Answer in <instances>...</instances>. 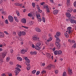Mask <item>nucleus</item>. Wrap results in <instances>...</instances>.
I'll return each mask as SVG.
<instances>
[{
    "instance_id": "59",
    "label": "nucleus",
    "mask_w": 76,
    "mask_h": 76,
    "mask_svg": "<svg viewBox=\"0 0 76 76\" xmlns=\"http://www.w3.org/2000/svg\"><path fill=\"white\" fill-rule=\"evenodd\" d=\"M45 3L44 2H42L40 4L41 5H42V6H43L44 4Z\"/></svg>"
},
{
    "instance_id": "5",
    "label": "nucleus",
    "mask_w": 76,
    "mask_h": 76,
    "mask_svg": "<svg viewBox=\"0 0 76 76\" xmlns=\"http://www.w3.org/2000/svg\"><path fill=\"white\" fill-rule=\"evenodd\" d=\"M72 28L71 27H68L67 28V31H68V34H70L72 32Z\"/></svg>"
},
{
    "instance_id": "44",
    "label": "nucleus",
    "mask_w": 76,
    "mask_h": 76,
    "mask_svg": "<svg viewBox=\"0 0 76 76\" xmlns=\"http://www.w3.org/2000/svg\"><path fill=\"white\" fill-rule=\"evenodd\" d=\"M73 48H76V43L74 44L72 46Z\"/></svg>"
},
{
    "instance_id": "38",
    "label": "nucleus",
    "mask_w": 76,
    "mask_h": 76,
    "mask_svg": "<svg viewBox=\"0 0 76 76\" xmlns=\"http://www.w3.org/2000/svg\"><path fill=\"white\" fill-rule=\"evenodd\" d=\"M42 19L43 22H44V23H45V18L44 17H42Z\"/></svg>"
},
{
    "instance_id": "48",
    "label": "nucleus",
    "mask_w": 76,
    "mask_h": 76,
    "mask_svg": "<svg viewBox=\"0 0 76 76\" xmlns=\"http://www.w3.org/2000/svg\"><path fill=\"white\" fill-rule=\"evenodd\" d=\"M39 73H40V72L39 71H38L36 73V75H39Z\"/></svg>"
},
{
    "instance_id": "51",
    "label": "nucleus",
    "mask_w": 76,
    "mask_h": 76,
    "mask_svg": "<svg viewBox=\"0 0 76 76\" xmlns=\"http://www.w3.org/2000/svg\"><path fill=\"white\" fill-rule=\"evenodd\" d=\"M38 19V20L39 22H41L42 20V19L41 18H37Z\"/></svg>"
},
{
    "instance_id": "10",
    "label": "nucleus",
    "mask_w": 76,
    "mask_h": 76,
    "mask_svg": "<svg viewBox=\"0 0 76 76\" xmlns=\"http://www.w3.org/2000/svg\"><path fill=\"white\" fill-rule=\"evenodd\" d=\"M68 72H69V75H72L73 74V73H72V70L70 69V68H68Z\"/></svg>"
},
{
    "instance_id": "11",
    "label": "nucleus",
    "mask_w": 76,
    "mask_h": 76,
    "mask_svg": "<svg viewBox=\"0 0 76 76\" xmlns=\"http://www.w3.org/2000/svg\"><path fill=\"white\" fill-rule=\"evenodd\" d=\"M56 35H55V37L56 36V37H58V39H59V36H60V32H59V31H57L56 33Z\"/></svg>"
},
{
    "instance_id": "7",
    "label": "nucleus",
    "mask_w": 76,
    "mask_h": 76,
    "mask_svg": "<svg viewBox=\"0 0 76 76\" xmlns=\"http://www.w3.org/2000/svg\"><path fill=\"white\" fill-rule=\"evenodd\" d=\"M34 30H35V31H36L37 32H41V30L40 28L37 27L35 28H34Z\"/></svg>"
},
{
    "instance_id": "27",
    "label": "nucleus",
    "mask_w": 76,
    "mask_h": 76,
    "mask_svg": "<svg viewBox=\"0 0 76 76\" xmlns=\"http://www.w3.org/2000/svg\"><path fill=\"white\" fill-rule=\"evenodd\" d=\"M4 37V34L2 32H0V37Z\"/></svg>"
},
{
    "instance_id": "12",
    "label": "nucleus",
    "mask_w": 76,
    "mask_h": 76,
    "mask_svg": "<svg viewBox=\"0 0 76 76\" xmlns=\"http://www.w3.org/2000/svg\"><path fill=\"white\" fill-rule=\"evenodd\" d=\"M58 12V11L57 10H55L53 11V13L55 15H57Z\"/></svg>"
},
{
    "instance_id": "6",
    "label": "nucleus",
    "mask_w": 76,
    "mask_h": 76,
    "mask_svg": "<svg viewBox=\"0 0 76 76\" xmlns=\"http://www.w3.org/2000/svg\"><path fill=\"white\" fill-rule=\"evenodd\" d=\"M44 8H45L46 11L48 13H50V9L48 8V5H46L44 7Z\"/></svg>"
},
{
    "instance_id": "60",
    "label": "nucleus",
    "mask_w": 76,
    "mask_h": 76,
    "mask_svg": "<svg viewBox=\"0 0 76 76\" xmlns=\"http://www.w3.org/2000/svg\"><path fill=\"white\" fill-rule=\"evenodd\" d=\"M75 42V41L74 40H72L71 41V43H72L73 44H74V43Z\"/></svg>"
},
{
    "instance_id": "43",
    "label": "nucleus",
    "mask_w": 76,
    "mask_h": 76,
    "mask_svg": "<svg viewBox=\"0 0 76 76\" xmlns=\"http://www.w3.org/2000/svg\"><path fill=\"white\" fill-rule=\"evenodd\" d=\"M16 13L18 16H19L20 15V14H19V12L18 11H17Z\"/></svg>"
},
{
    "instance_id": "16",
    "label": "nucleus",
    "mask_w": 76,
    "mask_h": 76,
    "mask_svg": "<svg viewBox=\"0 0 76 76\" xmlns=\"http://www.w3.org/2000/svg\"><path fill=\"white\" fill-rule=\"evenodd\" d=\"M72 11H73V9L72 8H69L68 9L67 12L69 13H71Z\"/></svg>"
},
{
    "instance_id": "14",
    "label": "nucleus",
    "mask_w": 76,
    "mask_h": 76,
    "mask_svg": "<svg viewBox=\"0 0 76 76\" xmlns=\"http://www.w3.org/2000/svg\"><path fill=\"white\" fill-rule=\"evenodd\" d=\"M52 66V64L49 65L47 67H46V69H48V70H50V69H51V68Z\"/></svg>"
},
{
    "instance_id": "24",
    "label": "nucleus",
    "mask_w": 76,
    "mask_h": 76,
    "mask_svg": "<svg viewBox=\"0 0 76 76\" xmlns=\"http://www.w3.org/2000/svg\"><path fill=\"white\" fill-rule=\"evenodd\" d=\"M66 17H67V18H69L71 16V14H70V13H66Z\"/></svg>"
},
{
    "instance_id": "2",
    "label": "nucleus",
    "mask_w": 76,
    "mask_h": 76,
    "mask_svg": "<svg viewBox=\"0 0 76 76\" xmlns=\"http://www.w3.org/2000/svg\"><path fill=\"white\" fill-rule=\"evenodd\" d=\"M33 40L35 41H39V38L36 36H34L32 37Z\"/></svg>"
},
{
    "instance_id": "4",
    "label": "nucleus",
    "mask_w": 76,
    "mask_h": 76,
    "mask_svg": "<svg viewBox=\"0 0 76 76\" xmlns=\"http://www.w3.org/2000/svg\"><path fill=\"white\" fill-rule=\"evenodd\" d=\"M8 20L10 22H13V17L11 15H9L8 16Z\"/></svg>"
},
{
    "instance_id": "58",
    "label": "nucleus",
    "mask_w": 76,
    "mask_h": 76,
    "mask_svg": "<svg viewBox=\"0 0 76 76\" xmlns=\"http://www.w3.org/2000/svg\"><path fill=\"white\" fill-rule=\"evenodd\" d=\"M4 33H5V34H6V35H8V33L7 32V31H4Z\"/></svg>"
},
{
    "instance_id": "15",
    "label": "nucleus",
    "mask_w": 76,
    "mask_h": 76,
    "mask_svg": "<svg viewBox=\"0 0 76 76\" xmlns=\"http://www.w3.org/2000/svg\"><path fill=\"white\" fill-rule=\"evenodd\" d=\"M21 22L22 23H24L25 24V23H26V20L25 18H23L21 20Z\"/></svg>"
},
{
    "instance_id": "39",
    "label": "nucleus",
    "mask_w": 76,
    "mask_h": 76,
    "mask_svg": "<svg viewBox=\"0 0 76 76\" xmlns=\"http://www.w3.org/2000/svg\"><path fill=\"white\" fill-rule=\"evenodd\" d=\"M14 18L16 22H19V20H18V19L17 18V17H14Z\"/></svg>"
},
{
    "instance_id": "18",
    "label": "nucleus",
    "mask_w": 76,
    "mask_h": 76,
    "mask_svg": "<svg viewBox=\"0 0 76 76\" xmlns=\"http://www.w3.org/2000/svg\"><path fill=\"white\" fill-rule=\"evenodd\" d=\"M26 51V50L25 49H22L20 51V53L22 54H24L25 53Z\"/></svg>"
},
{
    "instance_id": "56",
    "label": "nucleus",
    "mask_w": 76,
    "mask_h": 76,
    "mask_svg": "<svg viewBox=\"0 0 76 76\" xmlns=\"http://www.w3.org/2000/svg\"><path fill=\"white\" fill-rule=\"evenodd\" d=\"M28 16H29V17H31V16H32V15H31V13H28Z\"/></svg>"
},
{
    "instance_id": "35",
    "label": "nucleus",
    "mask_w": 76,
    "mask_h": 76,
    "mask_svg": "<svg viewBox=\"0 0 76 76\" xmlns=\"http://www.w3.org/2000/svg\"><path fill=\"white\" fill-rule=\"evenodd\" d=\"M42 74H44V73H46V71L45 70H43L41 72Z\"/></svg>"
},
{
    "instance_id": "40",
    "label": "nucleus",
    "mask_w": 76,
    "mask_h": 76,
    "mask_svg": "<svg viewBox=\"0 0 76 76\" xmlns=\"http://www.w3.org/2000/svg\"><path fill=\"white\" fill-rule=\"evenodd\" d=\"M15 69H16L17 70H18V71H19V72H20L21 71L20 69V68L18 67H16V68H15Z\"/></svg>"
},
{
    "instance_id": "13",
    "label": "nucleus",
    "mask_w": 76,
    "mask_h": 76,
    "mask_svg": "<svg viewBox=\"0 0 76 76\" xmlns=\"http://www.w3.org/2000/svg\"><path fill=\"white\" fill-rule=\"evenodd\" d=\"M46 55L48 58H49V59L51 58V55H50V54L47 53L46 54Z\"/></svg>"
},
{
    "instance_id": "9",
    "label": "nucleus",
    "mask_w": 76,
    "mask_h": 76,
    "mask_svg": "<svg viewBox=\"0 0 76 76\" xmlns=\"http://www.w3.org/2000/svg\"><path fill=\"white\" fill-rule=\"evenodd\" d=\"M6 54H7V52H4L3 53H2L1 56L2 57V58H3L5 57L6 55Z\"/></svg>"
},
{
    "instance_id": "19",
    "label": "nucleus",
    "mask_w": 76,
    "mask_h": 76,
    "mask_svg": "<svg viewBox=\"0 0 76 76\" xmlns=\"http://www.w3.org/2000/svg\"><path fill=\"white\" fill-rule=\"evenodd\" d=\"M37 52L35 51H34V52H30V54H31V55H36L37 54Z\"/></svg>"
},
{
    "instance_id": "30",
    "label": "nucleus",
    "mask_w": 76,
    "mask_h": 76,
    "mask_svg": "<svg viewBox=\"0 0 76 76\" xmlns=\"http://www.w3.org/2000/svg\"><path fill=\"white\" fill-rule=\"evenodd\" d=\"M41 45V43L40 42H38L36 44V46H38L39 47V46H40Z\"/></svg>"
},
{
    "instance_id": "53",
    "label": "nucleus",
    "mask_w": 76,
    "mask_h": 76,
    "mask_svg": "<svg viewBox=\"0 0 76 76\" xmlns=\"http://www.w3.org/2000/svg\"><path fill=\"white\" fill-rule=\"evenodd\" d=\"M66 72H64L63 73V76H66Z\"/></svg>"
},
{
    "instance_id": "36",
    "label": "nucleus",
    "mask_w": 76,
    "mask_h": 76,
    "mask_svg": "<svg viewBox=\"0 0 76 76\" xmlns=\"http://www.w3.org/2000/svg\"><path fill=\"white\" fill-rule=\"evenodd\" d=\"M18 35H19V37H21L22 36V32H21V31L18 32Z\"/></svg>"
},
{
    "instance_id": "23",
    "label": "nucleus",
    "mask_w": 76,
    "mask_h": 76,
    "mask_svg": "<svg viewBox=\"0 0 76 76\" xmlns=\"http://www.w3.org/2000/svg\"><path fill=\"white\" fill-rule=\"evenodd\" d=\"M34 24V22L31 21V22H30L28 23V25L29 26H31V25H32Z\"/></svg>"
},
{
    "instance_id": "42",
    "label": "nucleus",
    "mask_w": 76,
    "mask_h": 76,
    "mask_svg": "<svg viewBox=\"0 0 76 76\" xmlns=\"http://www.w3.org/2000/svg\"><path fill=\"white\" fill-rule=\"evenodd\" d=\"M16 66L17 67H19V68H21L22 67V66H21V65H19L18 64H17Z\"/></svg>"
},
{
    "instance_id": "29",
    "label": "nucleus",
    "mask_w": 76,
    "mask_h": 76,
    "mask_svg": "<svg viewBox=\"0 0 76 76\" xmlns=\"http://www.w3.org/2000/svg\"><path fill=\"white\" fill-rule=\"evenodd\" d=\"M62 53H63L61 50H59L58 51V55H61Z\"/></svg>"
},
{
    "instance_id": "52",
    "label": "nucleus",
    "mask_w": 76,
    "mask_h": 76,
    "mask_svg": "<svg viewBox=\"0 0 76 76\" xmlns=\"http://www.w3.org/2000/svg\"><path fill=\"white\" fill-rule=\"evenodd\" d=\"M3 58H0V63H2L3 62Z\"/></svg>"
},
{
    "instance_id": "61",
    "label": "nucleus",
    "mask_w": 76,
    "mask_h": 76,
    "mask_svg": "<svg viewBox=\"0 0 76 76\" xmlns=\"http://www.w3.org/2000/svg\"><path fill=\"white\" fill-rule=\"evenodd\" d=\"M45 63H44L42 64L41 66H43V67H44V66H45Z\"/></svg>"
},
{
    "instance_id": "21",
    "label": "nucleus",
    "mask_w": 76,
    "mask_h": 76,
    "mask_svg": "<svg viewBox=\"0 0 76 76\" xmlns=\"http://www.w3.org/2000/svg\"><path fill=\"white\" fill-rule=\"evenodd\" d=\"M70 4V0H67L66 5L69 6Z\"/></svg>"
},
{
    "instance_id": "3",
    "label": "nucleus",
    "mask_w": 76,
    "mask_h": 76,
    "mask_svg": "<svg viewBox=\"0 0 76 76\" xmlns=\"http://www.w3.org/2000/svg\"><path fill=\"white\" fill-rule=\"evenodd\" d=\"M75 18V17H70V19H69V21L71 23H75V20H74V19Z\"/></svg>"
},
{
    "instance_id": "26",
    "label": "nucleus",
    "mask_w": 76,
    "mask_h": 76,
    "mask_svg": "<svg viewBox=\"0 0 76 76\" xmlns=\"http://www.w3.org/2000/svg\"><path fill=\"white\" fill-rule=\"evenodd\" d=\"M35 48L36 50H40V47L37 46H36L35 47Z\"/></svg>"
},
{
    "instance_id": "54",
    "label": "nucleus",
    "mask_w": 76,
    "mask_h": 76,
    "mask_svg": "<svg viewBox=\"0 0 76 76\" xmlns=\"http://www.w3.org/2000/svg\"><path fill=\"white\" fill-rule=\"evenodd\" d=\"M55 72L56 74H58V70H56L55 71Z\"/></svg>"
},
{
    "instance_id": "46",
    "label": "nucleus",
    "mask_w": 76,
    "mask_h": 76,
    "mask_svg": "<svg viewBox=\"0 0 76 76\" xmlns=\"http://www.w3.org/2000/svg\"><path fill=\"white\" fill-rule=\"evenodd\" d=\"M2 13L3 15H6V14L7 13L6 11H3L2 12Z\"/></svg>"
},
{
    "instance_id": "28",
    "label": "nucleus",
    "mask_w": 76,
    "mask_h": 76,
    "mask_svg": "<svg viewBox=\"0 0 76 76\" xmlns=\"http://www.w3.org/2000/svg\"><path fill=\"white\" fill-rule=\"evenodd\" d=\"M15 76H18L19 72L17 70H15Z\"/></svg>"
},
{
    "instance_id": "49",
    "label": "nucleus",
    "mask_w": 76,
    "mask_h": 76,
    "mask_svg": "<svg viewBox=\"0 0 76 76\" xmlns=\"http://www.w3.org/2000/svg\"><path fill=\"white\" fill-rule=\"evenodd\" d=\"M74 6L75 7H76V1H75L74 3Z\"/></svg>"
},
{
    "instance_id": "32",
    "label": "nucleus",
    "mask_w": 76,
    "mask_h": 76,
    "mask_svg": "<svg viewBox=\"0 0 76 76\" xmlns=\"http://www.w3.org/2000/svg\"><path fill=\"white\" fill-rule=\"evenodd\" d=\"M21 33H22V35L23 36H24L25 35H26V32H25L24 31H22L21 32Z\"/></svg>"
},
{
    "instance_id": "8",
    "label": "nucleus",
    "mask_w": 76,
    "mask_h": 76,
    "mask_svg": "<svg viewBox=\"0 0 76 76\" xmlns=\"http://www.w3.org/2000/svg\"><path fill=\"white\" fill-rule=\"evenodd\" d=\"M15 4L16 6H20V7L22 6V4H20L18 2H15Z\"/></svg>"
},
{
    "instance_id": "57",
    "label": "nucleus",
    "mask_w": 76,
    "mask_h": 76,
    "mask_svg": "<svg viewBox=\"0 0 76 76\" xmlns=\"http://www.w3.org/2000/svg\"><path fill=\"white\" fill-rule=\"evenodd\" d=\"M38 11L39 12V13H41V12H42V10H40V9H39L38 10Z\"/></svg>"
},
{
    "instance_id": "45",
    "label": "nucleus",
    "mask_w": 76,
    "mask_h": 76,
    "mask_svg": "<svg viewBox=\"0 0 76 76\" xmlns=\"http://www.w3.org/2000/svg\"><path fill=\"white\" fill-rule=\"evenodd\" d=\"M36 72H37V71L36 70H33L32 71V73L33 74H35L36 73Z\"/></svg>"
},
{
    "instance_id": "47",
    "label": "nucleus",
    "mask_w": 76,
    "mask_h": 76,
    "mask_svg": "<svg viewBox=\"0 0 76 76\" xmlns=\"http://www.w3.org/2000/svg\"><path fill=\"white\" fill-rule=\"evenodd\" d=\"M37 19H38L39 18H41V17L40 16V15L39 14L38 15H37Z\"/></svg>"
},
{
    "instance_id": "34",
    "label": "nucleus",
    "mask_w": 76,
    "mask_h": 76,
    "mask_svg": "<svg viewBox=\"0 0 76 76\" xmlns=\"http://www.w3.org/2000/svg\"><path fill=\"white\" fill-rule=\"evenodd\" d=\"M32 5L33 7L35 8V3L34 2H33L32 3Z\"/></svg>"
},
{
    "instance_id": "63",
    "label": "nucleus",
    "mask_w": 76,
    "mask_h": 76,
    "mask_svg": "<svg viewBox=\"0 0 76 76\" xmlns=\"http://www.w3.org/2000/svg\"><path fill=\"white\" fill-rule=\"evenodd\" d=\"M68 41L69 42H70L71 43V42H72V40L70 39H69Z\"/></svg>"
},
{
    "instance_id": "20",
    "label": "nucleus",
    "mask_w": 76,
    "mask_h": 76,
    "mask_svg": "<svg viewBox=\"0 0 76 76\" xmlns=\"http://www.w3.org/2000/svg\"><path fill=\"white\" fill-rule=\"evenodd\" d=\"M17 60H18V61H22V58H21V57H17Z\"/></svg>"
},
{
    "instance_id": "62",
    "label": "nucleus",
    "mask_w": 76,
    "mask_h": 76,
    "mask_svg": "<svg viewBox=\"0 0 76 76\" xmlns=\"http://www.w3.org/2000/svg\"><path fill=\"white\" fill-rule=\"evenodd\" d=\"M42 38L43 39H45V38H46V36L44 35L42 36Z\"/></svg>"
},
{
    "instance_id": "1",
    "label": "nucleus",
    "mask_w": 76,
    "mask_h": 76,
    "mask_svg": "<svg viewBox=\"0 0 76 76\" xmlns=\"http://www.w3.org/2000/svg\"><path fill=\"white\" fill-rule=\"evenodd\" d=\"M55 38H56V42L55 43V44L57 46L58 48V49H60L61 47V45H60L59 44V42H60L61 40L60 39L58 38V37H57L56 36H55Z\"/></svg>"
},
{
    "instance_id": "17",
    "label": "nucleus",
    "mask_w": 76,
    "mask_h": 76,
    "mask_svg": "<svg viewBox=\"0 0 76 76\" xmlns=\"http://www.w3.org/2000/svg\"><path fill=\"white\" fill-rule=\"evenodd\" d=\"M25 60L27 63H30V60H29V59H28L27 57H26L25 58Z\"/></svg>"
},
{
    "instance_id": "41",
    "label": "nucleus",
    "mask_w": 76,
    "mask_h": 76,
    "mask_svg": "<svg viewBox=\"0 0 76 76\" xmlns=\"http://www.w3.org/2000/svg\"><path fill=\"white\" fill-rule=\"evenodd\" d=\"M5 23L6 24H9V22H8V20L7 19H6L5 20Z\"/></svg>"
},
{
    "instance_id": "22",
    "label": "nucleus",
    "mask_w": 76,
    "mask_h": 76,
    "mask_svg": "<svg viewBox=\"0 0 76 76\" xmlns=\"http://www.w3.org/2000/svg\"><path fill=\"white\" fill-rule=\"evenodd\" d=\"M29 66H30V64H27V70H30V69H31V67Z\"/></svg>"
},
{
    "instance_id": "33",
    "label": "nucleus",
    "mask_w": 76,
    "mask_h": 76,
    "mask_svg": "<svg viewBox=\"0 0 76 76\" xmlns=\"http://www.w3.org/2000/svg\"><path fill=\"white\" fill-rule=\"evenodd\" d=\"M64 35L66 38H67L69 37V35H68V34L66 33H64Z\"/></svg>"
},
{
    "instance_id": "25",
    "label": "nucleus",
    "mask_w": 76,
    "mask_h": 76,
    "mask_svg": "<svg viewBox=\"0 0 76 76\" xmlns=\"http://www.w3.org/2000/svg\"><path fill=\"white\" fill-rule=\"evenodd\" d=\"M54 54L56 56V55H58V50H56L54 52H53Z\"/></svg>"
},
{
    "instance_id": "55",
    "label": "nucleus",
    "mask_w": 76,
    "mask_h": 76,
    "mask_svg": "<svg viewBox=\"0 0 76 76\" xmlns=\"http://www.w3.org/2000/svg\"><path fill=\"white\" fill-rule=\"evenodd\" d=\"M22 27H23V28H25V29H28V27L26 26H22Z\"/></svg>"
},
{
    "instance_id": "50",
    "label": "nucleus",
    "mask_w": 76,
    "mask_h": 76,
    "mask_svg": "<svg viewBox=\"0 0 76 76\" xmlns=\"http://www.w3.org/2000/svg\"><path fill=\"white\" fill-rule=\"evenodd\" d=\"M36 6H37V8L38 10L40 9L39 7V6L38 5H37Z\"/></svg>"
},
{
    "instance_id": "64",
    "label": "nucleus",
    "mask_w": 76,
    "mask_h": 76,
    "mask_svg": "<svg viewBox=\"0 0 76 76\" xmlns=\"http://www.w3.org/2000/svg\"><path fill=\"white\" fill-rule=\"evenodd\" d=\"M32 47L33 48H35V45H34V44H32Z\"/></svg>"
},
{
    "instance_id": "31",
    "label": "nucleus",
    "mask_w": 76,
    "mask_h": 76,
    "mask_svg": "<svg viewBox=\"0 0 76 76\" xmlns=\"http://www.w3.org/2000/svg\"><path fill=\"white\" fill-rule=\"evenodd\" d=\"M52 39H53V37H50L47 40V41L48 42H50V41H52Z\"/></svg>"
},
{
    "instance_id": "37",
    "label": "nucleus",
    "mask_w": 76,
    "mask_h": 76,
    "mask_svg": "<svg viewBox=\"0 0 76 76\" xmlns=\"http://www.w3.org/2000/svg\"><path fill=\"white\" fill-rule=\"evenodd\" d=\"M10 57H8L6 58V60L7 61V62H9V61H10Z\"/></svg>"
}]
</instances>
